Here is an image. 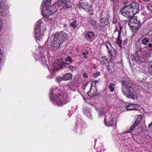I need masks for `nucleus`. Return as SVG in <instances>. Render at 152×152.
<instances>
[{"label":"nucleus","instance_id":"obj_51","mask_svg":"<svg viewBox=\"0 0 152 152\" xmlns=\"http://www.w3.org/2000/svg\"><path fill=\"white\" fill-rule=\"evenodd\" d=\"M141 59L142 61H144L143 62H145V60L144 59L142 58H141Z\"/></svg>","mask_w":152,"mask_h":152},{"label":"nucleus","instance_id":"obj_23","mask_svg":"<svg viewBox=\"0 0 152 152\" xmlns=\"http://www.w3.org/2000/svg\"><path fill=\"white\" fill-rule=\"evenodd\" d=\"M89 23L93 26L95 30H97L99 27L98 23L97 21L93 19H91L89 21Z\"/></svg>","mask_w":152,"mask_h":152},{"label":"nucleus","instance_id":"obj_26","mask_svg":"<svg viewBox=\"0 0 152 152\" xmlns=\"http://www.w3.org/2000/svg\"><path fill=\"white\" fill-rule=\"evenodd\" d=\"M84 113L89 119H91L92 117L91 115V111L88 108H86L84 110Z\"/></svg>","mask_w":152,"mask_h":152},{"label":"nucleus","instance_id":"obj_21","mask_svg":"<svg viewBox=\"0 0 152 152\" xmlns=\"http://www.w3.org/2000/svg\"><path fill=\"white\" fill-rule=\"evenodd\" d=\"M60 6V5L58 3H56L53 4L52 6L49 7L50 10H51L52 12L54 13L56 12L59 7Z\"/></svg>","mask_w":152,"mask_h":152},{"label":"nucleus","instance_id":"obj_37","mask_svg":"<svg viewBox=\"0 0 152 152\" xmlns=\"http://www.w3.org/2000/svg\"><path fill=\"white\" fill-rule=\"evenodd\" d=\"M104 45H105V46L106 47L108 50H109V49L108 46V45H109V46H110L112 48V47L111 44L110 42L108 41H106L104 43Z\"/></svg>","mask_w":152,"mask_h":152},{"label":"nucleus","instance_id":"obj_45","mask_svg":"<svg viewBox=\"0 0 152 152\" xmlns=\"http://www.w3.org/2000/svg\"><path fill=\"white\" fill-rule=\"evenodd\" d=\"M83 76L85 78H87L88 77V76L86 73H84L83 74Z\"/></svg>","mask_w":152,"mask_h":152},{"label":"nucleus","instance_id":"obj_49","mask_svg":"<svg viewBox=\"0 0 152 152\" xmlns=\"http://www.w3.org/2000/svg\"><path fill=\"white\" fill-rule=\"evenodd\" d=\"M148 46L150 48L151 47H152V44H151V43L149 44V45H148Z\"/></svg>","mask_w":152,"mask_h":152},{"label":"nucleus","instance_id":"obj_22","mask_svg":"<svg viewBox=\"0 0 152 152\" xmlns=\"http://www.w3.org/2000/svg\"><path fill=\"white\" fill-rule=\"evenodd\" d=\"M121 32H118V37L116 41V43L118 45V46L121 48H122L121 43L122 40L121 38Z\"/></svg>","mask_w":152,"mask_h":152},{"label":"nucleus","instance_id":"obj_4","mask_svg":"<svg viewBox=\"0 0 152 152\" xmlns=\"http://www.w3.org/2000/svg\"><path fill=\"white\" fill-rule=\"evenodd\" d=\"M121 84V90L123 94L127 91L128 90L131 89V88L134 87V84L127 77H124L122 78Z\"/></svg>","mask_w":152,"mask_h":152},{"label":"nucleus","instance_id":"obj_44","mask_svg":"<svg viewBox=\"0 0 152 152\" xmlns=\"http://www.w3.org/2000/svg\"><path fill=\"white\" fill-rule=\"evenodd\" d=\"M69 68L72 72L74 71V66L72 65H70L69 66Z\"/></svg>","mask_w":152,"mask_h":152},{"label":"nucleus","instance_id":"obj_38","mask_svg":"<svg viewBox=\"0 0 152 152\" xmlns=\"http://www.w3.org/2000/svg\"><path fill=\"white\" fill-rule=\"evenodd\" d=\"M56 80L57 82L59 83L61 81L63 80V77H62L60 76L56 77Z\"/></svg>","mask_w":152,"mask_h":152},{"label":"nucleus","instance_id":"obj_47","mask_svg":"<svg viewBox=\"0 0 152 152\" xmlns=\"http://www.w3.org/2000/svg\"><path fill=\"white\" fill-rule=\"evenodd\" d=\"M122 29V28L121 25L119 26V29L118 32H121V31Z\"/></svg>","mask_w":152,"mask_h":152},{"label":"nucleus","instance_id":"obj_6","mask_svg":"<svg viewBox=\"0 0 152 152\" xmlns=\"http://www.w3.org/2000/svg\"><path fill=\"white\" fill-rule=\"evenodd\" d=\"M128 24L132 30L136 31L139 29L140 23L136 18H132L129 20Z\"/></svg>","mask_w":152,"mask_h":152},{"label":"nucleus","instance_id":"obj_28","mask_svg":"<svg viewBox=\"0 0 152 152\" xmlns=\"http://www.w3.org/2000/svg\"><path fill=\"white\" fill-rule=\"evenodd\" d=\"M63 80L67 81L71 79L72 78V74L71 73H67L65 74L63 77Z\"/></svg>","mask_w":152,"mask_h":152},{"label":"nucleus","instance_id":"obj_12","mask_svg":"<svg viewBox=\"0 0 152 152\" xmlns=\"http://www.w3.org/2000/svg\"><path fill=\"white\" fill-rule=\"evenodd\" d=\"M142 118V116L141 115H137V116L136 120L134 124L130 127L129 130L126 131V132L129 133L131 132L134 128L138 125L141 120Z\"/></svg>","mask_w":152,"mask_h":152},{"label":"nucleus","instance_id":"obj_30","mask_svg":"<svg viewBox=\"0 0 152 152\" xmlns=\"http://www.w3.org/2000/svg\"><path fill=\"white\" fill-rule=\"evenodd\" d=\"M42 23V21L41 20H39L36 23V24L35 26V30L38 29L39 30H41V24Z\"/></svg>","mask_w":152,"mask_h":152},{"label":"nucleus","instance_id":"obj_35","mask_svg":"<svg viewBox=\"0 0 152 152\" xmlns=\"http://www.w3.org/2000/svg\"><path fill=\"white\" fill-rule=\"evenodd\" d=\"M148 71L150 74L152 75V62L149 63L148 66Z\"/></svg>","mask_w":152,"mask_h":152},{"label":"nucleus","instance_id":"obj_10","mask_svg":"<svg viewBox=\"0 0 152 152\" xmlns=\"http://www.w3.org/2000/svg\"><path fill=\"white\" fill-rule=\"evenodd\" d=\"M76 124L77 126L76 128L77 131H80L79 134H81L85 131V128L87 127V126L85 123L82 122L81 119H80L79 121L77 122Z\"/></svg>","mask_w":152,"mask_h":152},{"label":"nucleus","instance_id":"obj_18","mask_svg":"<svg viewBox=\"0 0 152 152\" xmlns=\"http://www.w3.org/2000/svg\"><path fill=\"white\" fill-rule=\"evenodd\" d=\"M94 36L95 34L93 32L89 31L86 33L85 37L88 41L92 42L94 39Z\"/></svg>","mask_w":152,"mask_h":152},{"label":"nucleus","instance_id":"obj_11","mask_svg":"<svg viewBox=\"0 0 152 152\" xmlns=\"http://www.w3.org/2000/svg\"><path fill=\"white\" fill-rule=\"evenodd\" d=\"M53 66L54 69L58 71L65 67V63L61 61L56 60L53 63Z\"/></svg>","mask_w":152,"mask_h":152},{"label":"nucleus","instance_id":"obj_25","mask_svg":"<svg viewBox=\"0 0 152 152\" xmlns=\"http://www.w3.org/2000/svg\"><path fill=\"white\" fill-rule=\"evenodd\" d=\"M137 106V105L136 104H130L127 106L126 109L128 111L135 110V108Z\"/></svg>","mask_w":152,"mask_h":152},{"label":"nucleus","instance_id":"obj_36","mask_svg":"<svg viewBox=\"0 0 152 152\" xmlns=\"http://www.w3.org/2000/svg\"><path fill=\"white\" fill-rule=\"evenodd\" d=\"M96 150L97 152H104V148H103V149L102 148L101 145H100L97 147Z\"/></svg>","mask_w":152,"mask_h":152},{"label":"nucleus","instance_id":"obj_32","mask_svg":"<svg viewBox=\"0 0 152 152\" xmlns=\"http://www.w3.org/2000/svg\"><path fill=\"white\" fill-rule=\"evenodd\" d=\"M149 41L148 38L145 37L142 40V43L143 45H147Z\"/></svg>","mask_w":152,"mask_h":152},{"label":"nucleus","instance_id":"obj_16","mask_svg":"<svg viewBox=\"0 0 152 152\" xmlns=\"http://www.w3.org/2000/svg\"><path fill=\"white\" fill-rule=\"evenodd\" d=\"M131 60L132 61H135L136 63L140 64L144 61H142L140 57L139 54L137 52L132 54L131 56Z\"/></svg>","mask_w":152,"mask_h":152},{"label":"nucleus","instance_id":"obj_34","mask_svg":"<svg viewBox=\"0 0 152 152\" xmlns=\"http://www.w3.org/2000/svg\"><path fill=\"white\" fill-rule=\"evenodd\" d=\"M51 0H43V4L44 5L49 6L50 5Z\"/></svg>","mask_w":152,"mask_h":152},{"label":"nucleus","instance_id":"obj_54","mask_svg":"<svg viewBox=\"0 0 152 152\" xmlns=\"http://www.w3.org/2000/svg\"><path fill=\"white\" fill-rule=\"evenodd\" d=\"M144 1H148L149 0H143Z\"/></svg>","mask_w":152,"mask_h":152},{"label":"nucleus","instance_id":"obj_29","mask_svg":"<svg viewBox=\"0 0 152 152\" xmlns=\"http://www.w3.org/2000/svg\"><path fill=\"white\" fill-rule=\"evenodd\" d=\"M112 50H109V49L108 51H109V53L110 54V56H111V58L112 60H113L114 59V58H115V56L116 55V53L114 49L113 48H112Z\"/></svg>","mask_w":152,"mask_h":152},{"label":"nucleus","instance_id":"obj_8","mask_svg":"<svg viewBox=\"0 0 152 152\" xmlns=\"http://www.w3.org/2000/svg\"><path fill=\"white\" fill-rule=\"evenodd\" d=\"M123 94L126 96L128 98L134 99L137 98V93L136 88L134 87L128 90L127 91L123 93Z\"/></svg>","mask_w":152,"mask_h":152},{"label":"nucleus","instance_id":"obj_9","mask_svg":"<svg viewBox=\"0 0 152 152\" xmlns=\"http://www.w3.org/2000/svg\"><path fill=\"white\" fill-rule=\"evenodd\" d=\"M104 121L105 125L107 126H111L116 124V121L114 120L110 115L105 117Z\"/></svg>","mask_w":152,"mask_h":152},{"label":"nucleus","instance_id":"obj_48","mask_svg":"<svg viewBox=\"0 0 152 152\" xmlns=\"http://www.w3.org/2000/svg\"><path fill=\"white\" fill-rule=\"evenodd\" d=\"M151 127H152V122L149 125L148 128H149Z\"/></svg>","mask_w":152,"mask_h":152},{"label":"nucleus","instance_id":"obj_20","mask_svg":"<svg viewBox=\"0 0 152 152\" xmlns=\"http://www.w3.org/2000/svg\"><path fill=\"white\" fill-rule=\"evenodd\" d=\"M62 2L61 5L63 8H68L71 7V3L69 0H61Z\"/></svg>","mask_w":152,"mask_h":152},{"label":"nucleus","instance_id":"obj_43","mask_svg":"<svg viewBox=\"0 0 152 152\" xmlns=\"http://www.w3.org/2000/svg\"><path fill=\"white\" fill-rule=\"evenodd\" d=\"M99 75L100 72H97L94 74V76L95 78H96L98 76H99Z\"/></svg>","mask_w":152,"mask_h":152},{"label":"nucleus","instance_id":"obj_14","mask_svg":"<svg viewBox=\"0 0 152 152\" xmlns=\"http://www.w3.org/2000/svg\"><path fill=\"white\" fill-rule=\"evenodd\" d=\"M6 1H7V0H2L1 2V3L0 5V13H4L5 11L6 10V16H8V14L7 12V5H6V9L4 8V7H5V6H3V5H5V3ZM2 23V21L0 19V27L1 26V23Z\"/></svg>","mask_w":152,"mask_h":152},{"label":"nucleus","instance_id":"obj_39","mask_svg":"<svg viewBox=\"0 0 152 152\" xmlns=\"http://www.w3.org/2000/svg\"><path fill=\"white\" fill-rule=\"evenodd\" d=\"M147 8L150 12L152 14V4H149Z\"/></svg>","mask_w":152,"mask_h":152},{"label":"nucleus","instance_id":"obj_31","mask_svg":"<svg viewBox=\"0 0 152 152\" xmlns=\"http://www.w3.org/2000/svg\"><path fill=\"white\" fill-rule=\"evenodd\" d=\"M77 21L76 20H74V21L72 22L70 24V26L73 29H75L77 26Z\"/></svg>","mask_w":152,"mask_h":152},{"label":"nucleus","instance_id":"obj_55","mask_svg":"<svg viewBox=\"0 0 152 152\" xmlns=\"http://www.w3.org/2000/svg\"><path fill=\"white\" fill-rule=\"evenodd\" d=\"M84 87H85V88H86V85H85L84 86Z\"/></svg>","mask_w":152,"mask_h":152},{"label":"nucleus","instance_id":"obj_27","mask_svg":"<svg viewBox=\"0 0 152 152\" xmlns=\"http://www.w3.org/2000/svg\"><path fill=\"white\" fill-rule=\"evenodd\" d=\"M36 29V30H35V37L37 39L39 40L42 37V32L41 30H39L38 29H37V28Z\"/></svg>","mask_w":152,"mask_h":152},{"label":"nucleus","instance_id":"obj_46","mask_svg":"<svg viewBox=\"0 0 152 152\" xmlns=\"http://www.w3.org/2000/svg\"><path fill=\"white\" fill-rule=\"evenodd\" d=\"M118 30H119L118 27L116 26V28H115V31H114V32L115 33L116 31H118H118H119Z\"/></svg>","mask_w":152,"mask_h":152},{"label":"nucleus","instance_id":"obj_52","mask_svg":"<svg viewBox=\"0 0 152 152\" xmlns=\"http://www.w3.org/2000/svg\"><path fill=\"white\" fill-rule=\"evenodd\" d=\"M3 22H2V23H1V27H0V29H1V28H2L3 27Z\"/></svg>","mask_w":152,"mask_h":152},{"label":"nucleus","instance_id":"obj_58","mask_svg":"<svg viewBox=\"0 0 152 152\" xmlns=\"http://www.w3.org/2000/svg\"><path fill=\"white\" fill-rule=\"evenodd\" d=\"M108 47L109 46V45H108Z\"/></svg>","mask_w":152,"mask_h":152},{"label":"nucleus","instance_id":"obj_2","mask_svg":"<svg viewBox=\"0 0 152 152\" xmlns=\"http://www.w3.org/2000/svg\"><path fill=\"white\" fill-rule=\"evenodd\" d=\"M100 16L99 30L103 33H105L107 30V26L109 23V19L110 18V15L109 14L102 12Z\"/></svg>","mask_w":152,"mask_h":152},{"label":"nucleus","instance_id":"obj_40","mask_svg":"<svg viewBox=\"0 0 152 152\" xmlns=\"http://www.w3.org/2000/svg\"><path fill=\"white\" fill-rule=\"evenodd\" d=\"M65 61H68L69 63H71L72 62V60L71 57L70 56H69L66 58Z\"/></svg>","mask_w":152,"mask_h":152},{"label":"nucleus","instance_id":"obj_1","mask_svg":"<svg viewBox=\"0 0 152 152\" xmlns=\"http://www.w3.org/2000/svg\"><path fill=\"white\" fill-rule=\"evenodd\" d=\"M58 90L57 89H52L50 93V98L51 99H54L57 104L61 105L65 104L69 102L66 96L61 95L56 93Z\"/></svg>","mask_w":152,"mask_h":152},{"label":"nucleus","instance_id":"obj_41","mask_svg":"<svg viewBox=\"0 0 152 152\" xmlns=\"http://www.w3.org/2000/svg\"><path fill=\"white\" fill-rule=\"evenodd\" d=\"M89 54V52L88 51H86V53L83 52V53L82 54L83 56L86 59L88 58V56L87 55H88Z\"/></svg>","mask_w":152,"mask_h":152},{"label":"nucleus","instance_id":"obj_59","mask_svg":"<svg viewBox=\"0 0 152 152\" xmlns=\"http://www.w3.org/2000/svg\"><path fill=\"white\" fill-rule=\"evenodd\" d=\"M136 152H138V151H137Z\"/></svg>","mask_w":152,"mask_h":152},{"label":"nucleus","instance_id":"obj_17","mask_svg":"<svg viewBox=\"0 0 152 152\" xmlns=\"http://www.w3.org/2000/svg\"><path fill=\"white\" fill-rule=\"evenodd\" d=\"M50 9L49 7H47L45 9L43 10L42 12V15L44 17L48 18L50 16L53 14L51 10H50Z\"/></svg>","mask_w":152,"mask_h":152},{"label":"nucleus","instance_id":"obj_56","mask_svg":"<svg viewBox=\"0 0 152 152\" xmlns=\"http://www.w3.org/2000/svg\"><path fill=\"white\" fill-rule=\"evenodd\" d=\"M124 42H125V40H124Z\"/></svg>","mask_w":152,"mask_h":152},{"label":"nucleus","instance_id":"obj_19","mask_svg":"<svg viewBox=\"0 0 152 152\" xmlns=\"http://www.w3.org/2000/svg\"><path fill=\"white\" fill-rule=\"evenodd\" d=\"M79 9L87 11L88 10L90 9V7L87 3L86 1H83L79 5Z\"/></svg>","mask_w":152,"mask_h":152},{"label":"nucleus","instance_id":"obj_42","mask_svg":"<svg viewBox=\"0 0 152 152\" xmlns=\"http://www.w3.org/2000/svg\"><path fill=\"white\" fill-rule=\"evenodd\" d=\"M87 12H88V13L89 14H90V15H94V14H93V10H91V9H90H90H89L88 10H87Z\"/></svg>","mask_w":152,"mask_h":152},{"label":"nucleus","instance_id":"obj_24","mask_svg":"<svg viewBox=\"0 0 152 152\" xmlns=\"http://www.w3.org/2000/svg\"><path fill=\"white\" fill-rule=\"evenodd\" d=\"M108 58H106L105 56L102 57L100 59V63L101 64L104 66H105L107 64Z\"/></svg>","mask_w":152,"mask_h":152},{"label":"nucleus","instance_id":"obj_3","mask_svg":"<svg viewBox=\"0 0 152 152\" xmlns=\"http://www.w3.org/2000/svg\"><path fill=\"white\" fill-rule=\"evenodd\" d=\"M67 35L63 31L60 33H56L54 36V42L53 47H54V49H58L61 45H62L66 39Z\"/></svg>","mask_w":152,"mask_h":152},{"label":"nucleus","instance_id":"obj_33","mask_svg":"<svg viewBox=\"0 0 152 152\" xmlns=\"http://www.w3.org/2000/svg\"><path fill=\"white\" fill-rule=\"evenodd\" d=\"M115 86L113 84L111 83L108 86V88L110 89V91L111 92H113L115 90Z\"/></svg>","mask_w":152,"mask_h":152},{"label":"nucleus","instance_id":"obj_5","mask_svg":"<svg viewBox=\"0 0 152 152\" xmlns=\"http://www.w3.org/2000/svg\"><path fill=\"white\" fill-rule=\"evenodd\" d=\"M132 12L129 4L125 5L121 7L119 12V13L121 15L129 19L134 16Z\"/></svg>","mask_w":152,"mask_h":152},{"label":"nucleus","instance_id":"obj_50","mask_svg":"<svg viewBox=\"0 0 152 152\" xmlns=\"http://www.w3.org/2000/svg\"><path fill=\"white\" fill-rule=\"evenodd\" d=\"M149 129L151 132H152V127L149 128H148Z\"/></svg>","mask_w":152,"mask_h":152},{"label":"nucleus","instance_id":"obj_13","mask_svg":"<svg viewBox=\"0 0 152 152\" xmlns=\"http://www.w3.org/2000/svg\"><path fill=\"white\" fill-rule=\"evenodd\" d=\"M131 11L133 12V16L138 12L140 8L139 4L135 2H133L129 4Z\"/></svg>","mask_w":152,"mask_h":152},{"label":"nucleus","instance_id":"obj_15","mask_svg":"<svg viewBox=\"0 0 152 152\" xmlns=\"http://www.w3.org/2000/svg\"><path fill=\"white\" fill-rule=\"evenodd\" d=\"M114 66L115 64L112 61H110L107 63V65L105 66L107 67L109 73L111 74L115 73Z\"/></svg>","mask_w":152,"mask_h":152},{"label":"nucleus","instance_id":"obj_7","mask_svg":"<svg viewBox=\"0 0 152 152\" xmlns=\"http://www.w3.org/2000/svg\"><path fill=\"white\" fill-rule=\"evenodd\" d=\"M98 83V80H95L92 82L91 87L90 90L87 92V94L90 97H94L98 94V92L96 88V84Z\"/></svg>","mask_w":152,"mask_h":152},{"label":"nucleus","instance_id":"obj_53","mask_svg":"<svg viewBox=\"0 0 152 152\" xmlns=\"http://www.w3.org/2000/svg\"><path fill=\"white\" fill-rule=\"evenodd\" d=\"M150 80H151V82L152 83V78H151L150 79Z\"/></svg>","mask_w":152,"mask_h":152},{"label":"nucleus","instance_id":"obj_57","mask_svg":"<svg viewBox=\"0 0 152 152\" xmlns=\"http://www.w3.org/2000/svg\"><path fill=\"white\" fill-rule=\"evenodd\" d=\"M115 0H112V1H115Z\"/></svg>","mask_w":152,"mask_h":152}]
</instances>
